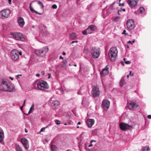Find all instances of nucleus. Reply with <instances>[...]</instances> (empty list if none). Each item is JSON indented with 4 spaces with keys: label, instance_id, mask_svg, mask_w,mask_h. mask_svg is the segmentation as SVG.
I'll return each instance as SVG.
<instances>
[{
    "label": "nucleus",
    "instance_id": "obj_1",
    "mask_svg": "<svg viewBox=\"0 0 151 151\" xmlns=\"http://www.w3.org/2000/svg\"><path fill=\"white\" fill-rule=\"evenodd\" d=\"M0 89L2 91L11 92L14 90V88L10 81L7 79H3L1 80Z\"/></svg>",
    "mask_w": 151,
    "mask_h": 151
},
{
    "label": "nucleus",
    "instance_id": "obj_2",
    "mask_svg": "<svg viewBox=\"0 0 151 151\" xmlns=\"http://www.w3.org/2000/svg\"><path fill=\"white\" fill-rule=\"evenodd\" d=\"M118 50L116 47H111L108 52L109 59L111 62H114L117 58Z\"/></svg>",
    "mask_w": 151,
    "mask_h": 151
},
{
    "label": "nucleus",
    "instance_id": "obj_3",
    "mask_svg": "<svg viewBox=\"0 0 151 151\" xmlns=\"http://www.w3.org/2000/svg\"><path fill=\"white\" fill-rule=\"evenodd\" d=\"M19 55H21L22 53L19 52L16 49H14L11 51L10 53L11 59L14 61H17L19 58Z\"/></svg>",
    "mask_w": 151,
    "mask_h": 151
},
{
    "label": "nucleus",
    "instance_id": "obj_4",
    "mask_svg": "<svg viewBox=\"0 0 151 151\" xmlns=\"http://www.w3.org/2000/svg\"><path fill=\"white\" fill-rule=\"evenodd\" d=\"M48 50V47H45L42 49L35 50V54L38 56L43 57L46 55Z\"/></svg>",
    "mask_w": 151,
    "mask_h": 151
},
{
    "label": "nucleus",
    "instance_id": "obj_5",
    "mask_svg": "<svg viewBox=\"0 0 151 151\" xmlns=\"http://www.w3.org/2000/svg\"><path fill=\"white\" fill-rule=\"evenodd\" d=\"M10 12L9 9H5L0 12V19H4L8 18L10 16Z\"/></svg>",
    "mask_w": 151,
    "mask_h": 151
},
{
    "label": "nucleus",
    "instance_id": "obj_6",
    "mask_svg": "<svg viewBox=\"0 0 151 151\" xmlns=\"http://www.w3.org/2000/svg\"><path fill=\"white\" fill-rule=\"evenodd\" d=\"M37 86L39 89L42 90L48 89L49 87L47 82L44 81H40L37 83Z\"/></svg>",
    "mask_w": 151,
    "mask_h": 151
},
{
    "label": "nucleus",
    "instance_id": "obj_7",
    "mask_svg": "<svg viewBox=\"0 0 151 151\" xmlns=\"http://www.w3.org/2000/svg\"><path fill=\"white\" fill-rule=\"evenodd\" d=\"M12 36L15 39L23 41L24 37L22 34L19 32H12L11 33Z\"/></svg>",
    "mask_w": 151,
    "mask_h": 151
},
{
    "label": "nucleus",
    "instance_id": "obj_8",
    "mask_svg": "<svg viewBox=\"0 0 151 151\" xmlns=\"http://www.w3.org/2000/svg\"><path fill=\"white\" fill-rule=\"evenodd\" d=\"M91 53L92 57L95 58H98L100 55V53L99 50L95 47H93L92 48L91 51Z\"/></svg>",
    "mask_w": 151,
    "mask_h": 151
},
{
    "label": "nucleus",
    "instance_id": "obj_9",
    "mask_svg": "<svg viewBox=\"0 0 151 151\" xmlns=\"http://www.w3.org/2000/svg\"><path fill=\"white\" fill-rule=\"evenodd\" d=\"M119 126L120 129L123 131L129 130L132 127V126L129 125L124 123H120Z\"/></svg>",
    "mask_w": 151,
    "mask_h": 151
},
{
    "label": "nucleus",
    "instance_id": "obj_10",
    "mask_svg": "<svg viewBox=\"0 0 151 151\" xmlns=\"http://www.w3.org/2000/svg\"><path fill=\"white\" fill-rule=\"evenodd\" d=\"M110 103V101L107 99L103 100L102 104V106L103 109L107 110L109 108Z\"/></svg>",
    "mask_w": 151,
    "mask_h": 151
},
{
    "label": "nucleus",
    "instance_id": "obj_11",
    "mask_svg": "<svg viewBox=\"0 0 151 151\" xmlns=\"http://www.w3.org/2000/svg\"><path fill=\"white\" fill-rule=\"evenodd\" d=\"M126 25L127 28L130 30L133 29L134 27V23L132 19L127 20Z\"/></svg>",
    "mask_w": 151,
    "mask_h": 151
},
{
    "label": "nucleus",
    "instance_id": "obj_12",
    "mask_svg": "<svg viewBox=\"0 0 151 151\" xmlns=\"http://www.w3.org/2000/svg\"><path fill=\"white\" fill-rule=\"evenodd\" d=\"M126 1L132 9L134 8L137 5V2L135 0H126Z\"/></svg>",
    "mask_w": 151,
    "mask_h": 151
},
{
    "label": "nucleus",
    "instance_id": "obj_13",
    "mask_svg": "<svg viewBox=\"0 0 151 151\" xmlns=\"http://www.w3.org/2000/svg\"><path fill=\"white\" fill-rule=\"evenodd\" d=\"M40 31L41 33L43 35H47L48 32L46 30V27L43 24L40 25Z\"/></svg>",
    "mask_w": 151,
    "mask_h": 151
},
{
    "label": "nucleus",
    "instance_id": "obj_14",
    "mask_svg": "<svg viewBox=\"0 0 151 151\" xmlns=\"http://www.w3.org/2000/svg\"><path fill=\"white\" fill-rule=\"evenodd\" d=\"M21 142L26 149L27 150L29 148L28 142L27 139L25 138H22L21 139Z\"/></svg>",
    "mask_w": 151,
    "mask_h": 151
},
{
    "label": "nucleus",
    "instance_id": "obj_15",
    "mask_svg": "<svg viewBox=\"0 0 151 151\" xmlns=\"http://www.w3.org/2000/svg\"><path fill=\"white\" fill-rule=\"evenodd\" d=\"M100 94V91L99 89L96 86L94 87L92 90V95L94 97H96L99 96Z\"/></svg>",
    "mask_w": 151,
    "mask_h": 151
},
{
    "label": "nucleus",
    "instance_id": "obj_16",
    "mask_svg": "<svg viewBox=\"0 0 151 151\" xmlns=\"http://www.w3.org/2000/svg\"><path fill=\"white\" fill-rule=\"evenodd\" d=\"M94 122L93 119H88L86 122V123L88 127L90 128L94 124Z\"/></svg>",
    "mask_w": 151,
    "mask_h": 151
},
{
    "label": "nucleus",
    "instance_id": "obj_17",
    "mask_svg": "<svg viewBox=\"0 0 151 151\" xmlns=\"http://www.w3.org/2000/svg\"><path fill=\"white\" fill-rule=\"evenodd\" d=\"M18 23L19 25L21 27H23L24 26L25 22L23 18L21 17H19L17 19Z\"/></svg>",
    "mask_w": 151,
    "mask_h": 151
},
{
    "label": "nucleus",
    "instance_id": "obj_18",
    "mask_svg": "<svg viewBox=\"0 0 151 151\" xmlns=\"http://www.w3.org/2000/svg\"><path fill=\"white\" fill-rule=\"evenodd\" d=\"M138 106V105L133 101H131L129 103V107L130 110L136 109Z\"/></svg>",
    "mask_w": 151,
    "mask_h": 151
},
{
    "label": "nucleus",
    "instance_id": "obj_19",
    "mask_svg": "<svg viewBox=\"0 0 151 151\" xmlns=\"http://www.w3.org/2000/svg\"><path fill=\"white\" fill-rule=\"evenodd\" d=\"M4 137V132L2 129L0 127V142L2 143H4L3 141Z\"/></svg>",
    "mask_w": 151,
    "mask_h": 151
},
{
    "label": "nucleus",
    "instance_id": "obj_20",
    "mask_svg": "<svg viewBox=\"0 0 151 151\" xmlns=\"http://www.w3.org/2000/svg\"><path fill=\"white\" fill-rule=\"evenodd\" d=\"M108 68L106 66L103 69L102 71L101 72V74L102 76H104L106 75V73L108 72Z\"/></svg>",
    "mask_w": 151,
    "mask_h": 151
},
{
    "label": "nucleus",
    "instance_id": "obj_21",
    "mask_svg": "<svg viewBox=\"0 0 151 151\" xmlns=\"http://www.w3.org/2000/svg\"><path fill=\"white\" fill-rule=\"evenodd\" d=\"M77 35L74 32H72L69 34V37L70 39L74 40L75 38L77 37Z\"/></svg>",
    "mask_w": 151,
    "mask_h": 151
},
{
    "label": "nucleus",
    "instance_id": "obj_22",
    "mask_svg": "<svg viewBox=\"0 0 151 151\" xmlns=\"http://www.w3.org/2000/svg\"><path fill=\"white\" fill-rule=\"evenodd\" d=\"M59 102L57 100H55L52 102V106L55 108H57L59 105Z\"/></svg>",
    "mask_w": 151,
    "mask_h": 151
},
{
    "label": "nucleus",
    "instance_id": "obj_23",
    "mask_svg": "<svg viewBox=\"0 0 151 151\" xmlns=\"http://www.w3.org/2000/svg\"><path fill=\"white\" fill-rule=\"evenodd\" d=\"M89 28L92 31H94L97 29L96 27L93 25H90L88 26Z\"/></svg>",
    "mask_w": 151,
    "mask_h": 151
},
{
    "label": "nucleus",
    "instance_id": "obj_24",
    "mask_svg": "<svg viewBox=\"0 0 151 151\" xmlns=\"http://www.w3.org/2000/svg\"><path fill=\"white\" fill-rule=\"evenodd\" d=\"M150 150V148L148 146H146L143 147L142 148V151H149Z\"/></svg>",
    "mask_w": 151,
    "mask_h": 151
},
{
    "label": "nucleus",
    "instance_id": "obj_25",
    "mask_svg": "<svg viewBox=\"0 0 151 151\" xmlns=\"http://www.w3.org/2000/svg\"><path fill=\"white\" fill-rule=\"evenodd\" d=\"M138 11L139 13H142L145 11V9L142 6H141L139 8Z\"/></svg>",
    "mask_w": 151,
    "mask_h": 151
},
{
    "label": "nucleus",
    "instance_id": "obj_26",
    "mask_svg": "<svg viewBox=\"0 0 151 151\" xmlns=\"http://www.w3.org/2000/svg\"><path fill=\"white\" fill-rule=\"evenodd\" d=\"M51 149L52 151H55L57 149V147L55 145H52L51 146Z\"/></svg>",
    "mask_w": 151,
    "mask_h": 151
},
{
    "label": "nucleus",
    "instance_id": "obj_27",
    "mask_svg": "<svg viewBox=\"0 0 151 151\" xmlns=\"http://www.w3.org/2000/svg\"><path fill=\"white\" fill-rule=\"evenodd\" d=\"M16 151H22V150L20 146L17 144L16 145Z\"/></svg>",
    "mask_w": 151,
    "mask_h": 151
},
{
    "label": "nucleus",
    "instance_id": "obj_28",
    "mask_svg": "<svg viewBox=\"0 0 151 151\" xmlns=\"http://www.w3.org/2000/svg\"><path fill=\"white\" fill-rule=\"evenodd\" d=\"M34 104H33L32 105L31 108L30 109L28 112V114L32 112V110H33L34 109Z\"/></svg>",
    "mask_w": 151,
    "mask_h": 151
},
{
    "label": "nucleus",
    "instance_id": "obj_29",
    "mask_svg": "<svg viewBox=\"0 0 151 151\" xmlns=\"http://www.w3.org/2000/svg\"><path fill=\"white\" fill-rule=\"evenodd\" d=\"M38 3V4L40 6L41 8L42 9L44 8V5L42 3L39 1H37Z\"/></svg>",
    "mask_w": 151,
    "mask_h": 151
},
{
    "label": "nucleus",
    "instance_id": "obj_30",
    "mask_svg": "<svg viewBox=\"0 0 151 151\" xmlns=\"http://www.w3.org/2000/svg\"><path fill=\"white\" fill-rule=\"evenodd\" d=\"M124 82V78H122L120 81V84L121 86H122Z\"/></svg>",
    "mask_w": 151,
    "mask_h": 151
},
{
    "label": "nucleus",
    "instance_id": "obj_31",
    "mask_svg": "<svg viewBox=\"0 0 151 151\" xmlns=\"http://www.w3.org/2000/svg\"><path fill=\"white\" fill-rule=\"evenodd\" d=\"M30 10L33 12H35L37 14H41L40 13H38V12L35 11V10H34V9H33L31 7H30Z\"/></svg>",
    "mask_w": 151,
    "mask_h": 151
},
{
    "label": "nucleus",
    "instance_id": "obj_32",
    "mask_svg": "<svg viewBox=\"0 0 151 151\" xmlns=\"http://www.w3.org/2000/svg\"><path fill=\"white\" fill-rule=\"evenodd\" d=\"M86 32L88 34H91L92 33L91 31V30L88 27L86 29Z\"/></svg>",
    "mask_w": 151,
    "mask_h": 151
},
{
    "label": "nucleus",
    "instance_id": "obj_33",
    "mask_svg": "<svg viewBox=\"0 0 151 151\" xmlns=\"http://www.w3.org/2000/svg\"><path fill=\"white\" fill-rule=\"evenodd\" d=\"M96 141L93 140H91L90 141V144L88 146V147H91L92 146H93V145L92 144V143L93 142H96Z\"/></svg>",
    "mask_w": 151,
    "mask_h": 151
},
{
    "label": "nucleus",
    "instance_id": "obj_34",
    "mask_svg": "<svg viewBox=\"0 0 151 151\" xmlns=\"http://www.w3.org/2000/svg\"><path fill=\"white\" fill-rule=\"evenodd\" d=\"M82 34L84 35H87L88 33L86 32V29L83 30L82 32Z\"/></svg>",
    "mask_w": 151,
    "mask_h": 151
},
{
    "label": "nucleus",
    "instance_id": "obj_35",
    "mask_svg": "<svg viewBox=\"0 0 151 151\" xmlns=\"http://www.w3.org/2000/svg\"><path fill=\"white\" fill-rule=\"evenodd\" d=\"M55 122L57 124L59 125L60 124V121L58 120H56L55 121Z\"/></svg>",
    "mask_w": 151,
    "mask_h": 151
},
{
    "label": "nucleus",
    "instance_id": "obj_36",
    "mask_svg": "<svg viewBox=\"0 0 151 151\" xmlns=\"http://www.w3.org/2000/svg\"><path fill=\"white\" fill-rule=\"evenodd\" d=\"M52 8L53 9H56L57 8V6L55 4H53L52 6Z\"/></svg>",
    "mask_w": 151,
    "mask_h": 151
},
{
    "label": "nucleus",
    "instance_id": "obj_37",
    "mask_svg": "<svg viewBox=\"0 0 151 151\" xmlns=\"http://www.w3.org/2000/svg\"><path fill=\"white\" fill-rule=\"evenodd\" d=\"M119 17H116L114 19V20L115 21H117L118 20V19H119Z\"/></svg>",
    "mask_w": 151,
    "mask_h": 151
},
{
    "label": "nucleus",
    "instance_id": "obj_38",
    "mask_svg": "<svg viewBox=\"0 0 151 151\" xmlns=\"http://www.w3.org/2000/svg\"><path fill=\"white\" fill-rule=\"evenodd\" d=\"M63 63L64 64H65L67 63V60H64L63 62Z\"/></svg>",
    "mask_w": 151,
    "mask_h": 151
},
{
    "label": "nucleus",
    "instance_id": "obj_39",
    "mask_svg": "<svg viewBox=\"0 0 151 151\" xmlns=\"http://www.w3.org/2000/svg\"><path fill=\"white\" fill-rule=\"evenodd\" d=\"M125 63L126 64H129L130 63V62L129 61H125Z\"/></svg>",
    "mask_w": 151,
    "mask_h": 151
},
{
    "label": "nucleus",
    "instance_id": "obj_40",
    "mask_svg": "<svg viewBox=\"0 0 151 151\" xmlns=\"http://www.w3.org/2000/svg\"><path fill=\"white\" fill-rule=\"evenodd\" d=\"M45 128H44V127L42 128L41 129L40 131L41 132H43V131H44V130H45Z\"/></svg>",
    "mask_w": 151,
    "mask_h": 151
},
{
    "label": "nucleus",
    "instance_id": "obj_41",
    "mask_svg": "<svg viewBox=\"0 0 151 151\" xmlns=\"http://www.w3.org/2000/svg\"><path fill=\"white\" fill-rule=\"evenodd\" d=\"M124 5V3H122V4H121V3H120L119 4V6H123Z\"/></svg>",
    "mask_w": 151,
    "mask_h": 151
},
{
    "label": "nucleus",
    "instance_id": "obj_42",
    "mask_svg": "<svg viewBox=\"0 0 151 151\" xmlns=\"http://www.w3.org/2000/svg\"><path fill=\"white\" fill-rule=\"evenodd\" d=\"M78 42V41L77 40L73 41L71 43L72 44H73L75 42L77 43Z\"/></svg>",
    "mask_w": 151,
    "mask_h": 151
},
{
    "label": "nucleus",
    "instance_id": "obj_43",
    "mask_svg": "<svg viewBox=\"0 0 151 151\" xmlns=\"http://www.w3.org/2000/svg\"><path fill=\"white\" fill-rule=\"evenodd\" d=\"M133 73H132V72L131 71H130L129 72V75H131V76H133Z\"/></svg>",
    "mask_w": 151,
    "mask_h": 151
},
{
    "label": "nucleus",
    "instance_id": "obj_44",
    "mask_svg": "<svg viewBox=\"0 0 151 151\" xmlns=\"http://www.w3.org/2000/svg\"><path fill=\"white\" fill-rule=\"evenodd\" d=\"M148 118L149 119H151V115H148L147 116Z\"/></svg>",
    "mask_w": 151,
    "mask_h": 151
},
{
    "label": "nucleus",
    "instance_id": "obj_45",
    "mask_svg": "<svg viewBox=\"0 0 151 151\" xmlns=\"http://www.w3.org/2000/svg\"><path fill=\"white\" fill-rule=\"evenodd\" d=\"M21 76V75H18L16 76V77L17 78V79L19 77V76Z\"/></svg>",
    "mask_w": 151,
    "mask_h": 151
},
{
    "label": "nucleus",
    "instance_id": "obj_46",
    "mask_svg": "<svg viewBox=\"0 0 151 151\" xmlns=\"http://www.w3.org/2000/svg\"><path fill=\"white\" fill-rule=\"evenodd\" d=\"M25 101H26V100H24V102H23V104L22 105V106H24L25 105Z\"/></svg>",
    "mask_w": 151,
    "mask_h": 151
},
{
    "label": "nucleus",
    "instance_id": "obj_47",
    "mask_svg": "<svg viewBox=\"0 0 151 151\" xmlns=\"http://www.w3.org/2000/svg\"><path fill=\"white\" fill-rule=\"evenodd\" d=\"M41 74L42 75H45V72L44 71H42L41 72Z\"/></svg>",
    "mask_w": 151,
    "mask_h": 151
},
{
    "label": "nucleus",
    "instance_id": "obj_48",
    "mask_svg": "<svg viewBox=\"0 0 151 151\" xmlns=\"http://www.w3.org/2000/svg\"><path fill=\"white\" fill-rule=\"evenodd\" d=\"M121 11V10H119L118 11V14L119 15H120V12Z\"/></svg>",
    "mask_w": 151,
    "mask_h": 151
},
{
    "label": "nucleus",
    "instance_id": "obj_49",
    "mask_svg": "<svg viewBox=\"0 0 151 151\" xmlns=\"http://www.w3.org/2000/svg\"><path fill=\"white\" fill-rule=\"evenodd\" d=\"M121 65H122L123 66H124V63L123 61H121Z\"/></svg>",
    "mask_w": 151,
    "mask_h": 151
},
{
    "label": "nucleus",
    "instance_id": "obj_50",
    "mask_svg": "<svg viewBox=\"0 0 151 151\" xmlns=\"http://www.w3.org/2000/svg\"><path fill=\"white\" fill-rule=\"evenodd\" d=\"M128 43H131V44L132 45L133 43L131 41H129L127 42Z\"/></svg>",
    "mask_w": 151,
    "mask_h": 151
},
{
    "label": "nucleus",
    "instance_id": "obj_51",
    "mask_svg": "<svg viewBox=\"0 0 151 151\" xmlns=\"http://www.w3.org/2000/svg\"><path fill=\"white\" fill-rule=\"evenodd\" d=\"M48 75H49V76L48 77V78L49 79L50 78V77H51V74L48 73Z\"/></svg>",
    "mask_w": 151,
    "mask_h": 151
},
{
    "label": "nucleus",
    "instance_id": "obj_52",
    "mask_svg": "<svg viewBox=\"0 0 151 151\" xmlns=\"http://www.w3.org/2000/svg\"><path fill=\"white\" fill-rule=\"evenodd\" d=\"M8 2H9V4H11V1H12V0H8Z\"/></svg>",
    "mask_w": 151,
    "mask_h": 151
},
{
    "label": "nucleus",
    "instance_id": "obj_53",
    "mask_svg": "<svg viewBox=\"0 0 151 151\" xmlns=\"http://www.w3.org/2000/svg\"><path fill=\"white\" fill-rule=\"evenodd\" d=\"M126 30H124L123 31V32L122 33V34H124L126 33Z\"/></svg>",
    "mask_w": 151,
    "mask_h": 151
},
{
    "label": "nucleus",
    "instance_id": "obj_54",
    "mask_svg": "<svg viewBox=\"0 0 151 151\" xmlns=\"http://www.w3.org/2000/svg\"><path fill=\"white\" fill-rule=\"evenodd\" d=\"M36 76L37 77H39L40 76V74H36Z\"/></svg>",
    "mask_w": 151,
    "mask_h": 151
},
{
    "label": "nucleus",
    "instance_id": "obj_55",
    "mask_svg": "<svg viewBox=\"0 0 151 151\" xmlns=\"http://www.w3.org/2000/svg\"><path fill=\"white\" fill-rule=\"evenodd\" d=\"M121 10H122L124 12H125V9H122V8H121Z\"/></svg>",
    "mask_w": 151,
    "mask_h": 151
},
{
    "label": "nucleus",
    "instance_id": "obj_56",
    "mask_svg": "<svg viewBox=\"0 0 151 151\" xmlns=\"http://www.w3.org/2000/svg\"><path fill=\"white\" fill-rule=\"evenodd\" d=\"M59 58L62 59H63V58L61 56H60Z\"/></svg>",
    "mask_w": 151,
    "mask_h": 151
},
{
    "label": "nucleus",
    "instance_id": "obj_57",
    "mask_svg": "<svg viewBox=\"0 0 151 151\" xmlns=\"http://www.w3.org/2000/svg\"><path fill=\"white\" fill-rule=\"evenodd\" d=\"M51 125V124H49L47 126L45 127V128H47V127H48L49 126H50Z\"/></svg>",
    "mask_w": 151,
    "mask_h": 151
},
{
    "label": "nucleus",
    "instance_id": "obj_58",
    "mask_svg": "<svg viewBox=\"0 0 151 151\" xmlns=\"http://www.w3.org/2000/svg\"><path fill=\"white\" fill-rule=\"evenodd\" d=\"M63 55H66V53L65 52H63Z\"/></svg>",
    "mask_w": 151,
    "mask_h": 151
},
{
    "label": "nucleus",
    "instance_id": "obj_59",
    "mask_svg": "<svg viewBox=\"0 0 151 151\" xmlns=\"http://www.w3.org/2000/svg\"><path fill=\"white\" fill-rule=\"evenodd\" d=\"M9 78L12 80H13V78H12V77H9Z\"/></svg>",
    "mask_w": 151,
    "mask_h": 151
},
{
    "label": "nucleus",
    "instance_id": "obj_60",
    "mask_svg": "<svg viewBox=\"0 0 151 151\" xmlns=\"http://www.w3.org/2000/svg\"><path fill=\"white\" fill-rule=\"evenodd\" d=\"M21 106L20 107V109L21 110H22V106Z\"/></svg>",
    "mask_w": 151,
    "mask_h": 151
},
{
    "label": "nucleus",
    "instance_id": "obj_61",
    "mask_svg": "<svg viewBox=\"0 0 151 151\" xmlns=\"http://www.w3.org/2000/svg\"><path fill=\"white\" fill-rule=\"evenodd\" d=\"M25 132L26 133H27V131L26 130V129H25Z\"/></svg>",
    "mask_w": 151,
    "mask_h": 151
},
{
    "label": "nucleus",
    "instance_id": "obj_62",
    "mask_svg": "<svg viewBox=\"0 0 151 151\" xmlns=\"http://www.w3.org/2000/svg\"><path fill=\"white\" fill-rule=\"evenodd\" d=\"M81 122H78V125H79V124H81Z\"/></svg>",
    "mask_w": 151,
    "mask_h": 151
},
{
    "label": "nucleus",
    "instance_id": "obj_63",
    "mask_svg": "<svg viewBox=\"0 0 151 151\" xmlns=\"http://www.w3.org/2000/svg\"><path fill=\"white\" fill-rule=\"evenodd\" d=\"M124 35H128V33H126Z\"/></svg>",
    "mask_w": 151,
    "mask_h": 151
},
{
    "label": "nucleus",
    "instance_id": "obj_64",
    "mask_svg": "<svg viewBox=\"0 0 151 151\" xmlns=\"http://www.w3.org/2000/svg\"><path fill=\"white\" fill-rule=\"evenodd\" d=\"M135 42V40H134L133 41H132V43H134Z\"/></svg>",
    "mask_w": 151,
    "mask_h": 151
}]
</instances>
